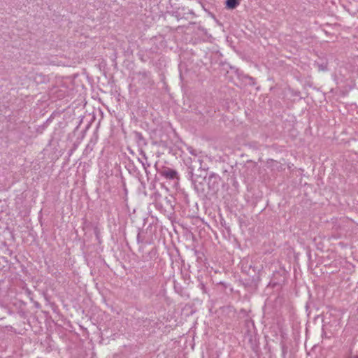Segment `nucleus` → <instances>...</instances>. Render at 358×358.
Listing matches in <instances>:
<instances>
[{
	"instance_id": "obj_1",
	"label": "nucleus",
	"mask_w": 358,
	"mask_h": 358,
	"mask_svg": "<svg viewBox=\"0 0 358 358\" xmlns=\"http://www.w3.org/2000/svg\"><path fill=\"white\" fill-rule=\"evenodd\" d=\"M162 175L168 179H173L177 176V172L171 169L167 168L162 172Z\"/></svg>"
},
{
	"instance_id": "obj_2",
	"label": "nucleus",
	"mask_w": 358,
	"mask_h": 358,
	"mask_svg": "<svg viewBox=\"0 0 358 358\" xmlns=\"http://www.w3.org/2000/svg\"><path fill=\"white\" fill-rule=\"evenodd\" d=\"M242 0H227L226 1V8L227 9H234L236 8L241 3Z\"/></svg>"
}]
</instances>
